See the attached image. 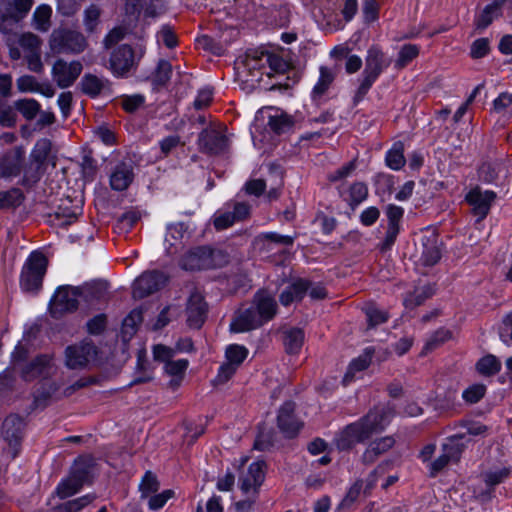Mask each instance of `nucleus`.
Returning <instances> with one entry per match:
<instances>
[{
	"label": "nucleus",
	"mask_w": 512,
	"mask_h": 512,
	"mask_svg": "<svg viewBox=\"0 0 512 512\" xmlns=\"http://www.w3.org/2000/svg\"><path fill=\"white\" fill-rule=\"evenodd\" d=\"M277 426L280 431L288 438L295 437L302 424L295 416V404L293 402H285L278 411Z\"/></svg>",
	"instance_id": "6ab92c4d"
},
{
	"label": "nucleus",
	"mask_w": 512,
	"mask_h": 512,
	"mask_svg": "<svg viewBox=\"0 0 512 512\" xmlns=\"http://www.w3.org/2000/svg\"><path fill=\"white\" fill-rule=\"evenodd\" d=\"M48 264V258L42 252L34 251V294L42 289Z\"/></svg>",
	"instance_id": "a19ab883"
},
{
	"label": "nucleus",
	"mask_w": 512,
	"mask_h": 512,
	"mask_svg": "<svg viewBox=\"0 0 512 512\" xmlns=\"http://www.w3.org/2000/svg\"><path fill=\"white\" fill-rule=\"evenodd\" d=\"M82 487V485L68 475L58 483L54 493L60 499H66L78 493Z\"/></svg>",
	"instance_id": "de8ad7c7"
},
{
	"label": "nucleus",
	"mask_w": 512,
	"mask_h": 512,
	"mask_svg": "<svg viewBox=\"0 0 512 512\" xmlns=\"http://www.w3.org/2000/svg\"><path fill=\"white\" fill-rule=\"evenodd\" d=\"M31 330L32 327L25 330L23 339L15 347L12 353L11 370L7 369L4 372L5 377H10L11 372H18L24 381L30 382L32 380L31 344L29 339Z\"/></svg>",
	"instance_id": "423d86ee"
},
{
	"label": "nucleus",
	"mask_w": 512,
	"mask_h": 512,
	"mask_svg": "<svg viewBox=\"0 0 512 512\" xmlns=\"http://www.w3.org/2000/svg\"><path fill=\"white\" fill-rule=\"evenodd\" d=\"M172 75V65L167 60H159L157 67L152 75V81L157 86L166 85Z\"/></svg>",
	"instance_id": "4d7b16f0"
},
{
	"label": "nucleus",
	"mask_w": 512,
	"mask_h": 512,
	"mask_svg": "<svg viewBox=\"0 0 512 512\" xmlns=\"http://www.w3.org/2000/svg\"><path fill=\"white\" fill-rule=\"evenodd\" d=\"M395 443V438L390 435L375 439L363 452L362 463L365 465L373 464L381 455L392 449Z\"/></svg>",
	"instance_id": "a878e982"
},
{
	"label": "nucleus",
	"mask_w": 512,
	"mask_h": 512,
	"mask_svg": "<svg viewBox=\"0 0 512 512\" xmlns=\"http://www.w3.org/2000/svg\"><path fill=\"white\" fill-rule=\"evenodd\" d=\"M390 64L391 59L387 58L378 46H371L368 49L360 84L352 99L354 106H357L365 98L373 84Z\"/></svg>",
	"instance_id": "f03ea898"
},
{
	"label": "nucleus",
	"mask_w": 512,
	"mask_h": 512,
	"mask_svg": "<svg viewBox=\"0 0 512 512\" xmlns=\"http://www.w3.org/2000/svg\"><path fill=\"white\" fill-rule=\"evenodd\" d=\"M375 353V347L369 346L364 349L362 354H360L357 358L353 359L350 362L348 370L344 376V382L352 381L356 372H361L367 369Z\"/></svg>",
	"instance_id": "2f4dec72"
},
{
	"label": "nucleus",
	"mask_w": 512,
	"mask_h": 512,
	"mask_svg": "<svg viewBox=\"0 0 512 512\" xmlns=\"http://www.w3.org/2000/svg\"><path fill=\"white\" fill-rule=\"evenodd\" d=\"M486 390L484 384H473L463 391L462 398L467 404H476L485 396Z\"/></svg>",
	"instance_id": "052dcab7"
},
{
	"label": "nucleus",
	"mask_w": 512,
	"mask_h": 512,
	"mask_svg": "<svg viewBox=\"0 0 512 512\" xmlns=\"http://www.w3.org/2000/svg\"><path fill=\"white\" fill-rule=\"evenodd\" d=\"M490 53V41L488 38H478L471 44L470 56L473 59H480Z\"/></svg>",
	"instance_id": "0e129e2a"
},
{
	"label": "nucleus",
	"mask_w": 512,
	"mask_h": 512,
	"mask_svg": "<svg viewBox=\"0 0 512 512\" xmlns=\"http://www.w3.org/2000/svg\"><path fill=\"white\" fill-rule=\"evenodd\" d=\"M34 131L43 130L55 123L56 117L52 111L41 110V105L34 100Z\"/></svg>",
	"instance_id": "09e8293b"
},
{
	"label": "nucleus",
	"mask_w": 512,
	"mask_h": 512,
	"mask_svg": "<svg viewBox=\"0 0 512 512\" xmlns=\"http://www.w3.org/2000/svg\"><path fill=\"white\" fill-rule=\"evenodd\" d=\"M476 370L483 376H492L501 370V362L494 355H486L478 360Z\"/></svg>",
	"instance_id": "49530a36"
},
{
	"label": "nucleus",
	"mask_w": 512,
	"mask_h": 512,
	"mask_svg": "<svg viewBox=\"0 0 512 512\" xmlns=\"http://www.w3.org/2000/svg\"><path fill=\"white\" fill-rule=\"evenodd\" d=\"M58 149L48 138L37 140L34 145V177L43 175L48 169H54L57 163Z\"/></svg>",
	"instance_id": "9d476101"
},
{
	"label": "nucleus",
	"mask_w": 512,
	"mask_h": 512,
	"mask_svg": "<svg viewBox=\"0 0 512 512\" xmlns=\"http://www.w3.org/2000/svg\"><path fill=\"white\" fill-rule=\"evenodd\" d=\"M80 298L88 305L97 306L107 303L109 299L108 284L105 281H93L78 286Z\"/></svg>",
	"instance_id": "5701e85b"
},
{
	"label": "nucleus",
	"mask_w": 512,
	"mask_h": 512,
	"mask_svg": "<svg viewBox=\"0 0 512 512\" xmlns=\"http://www.w3.org/2000/svg\"><path fill=\"white\" fill-rule=\"evenodd\" d=\"M498 334L503 344L506 346L512 345V311L503 318Z\"/></svg>",
	"instance_id": "69168bd1"
},
{
	"label": "nucleus",
	"mask_w": 512,
	"mask_h": 512,
	"mask_svg": "<svg viewBox=\"0 0 512 512\" xmlns=\"http://www.w3.org/2000/svg\"><path fill=\"white\" fill-rule=\"evenodd\" d=\"M167 281L168 278L163 272L157 270L146 271L133 282L132 296L138 300L146 298L162 289Z\"/></svg>",
	"instance_id": "1a4fd4ad"
},
{
	"label": "nucleus",
	"mask_w": 512,
	"mask_h": 512,
	"mask_svg": "<svg viewBox=\"0 0 512 512\" xmlns=\"http://www.w3.org/2000/svg\"><path fill=\"white\" fill-rule=\"evenodd\" d=\"M138 62L133 48L128 44H122L111 52L108 69L115 77L125 78L136 70Z\"/></svg>",
	"instance_id": "0eeeda50"
},
{
	"label": "nucleus",
	"mask_w": 512,
	"mask_h": 512,
	"mask_svg": "<svg viewBox=\"0 0 512 512\" xmlns=\"http://www.w3.org/2000/svg\"><path fill=\"white\" fill-rule=\"evenodd\" d=\"M187 225L183 222L172 223L167 225V233L165 243L168 244L166 251L169 255L177 252V244H181L184 234L187 232Z\"/></svg>",
	"instance_id": "72a5a7b5"
},
{
	"label": "nucleus",
	"mask_w": 512,
	"mask_h": 512,
	"mask_svg": "<svg viewBox=\"0 0 512 512\" xmlns=\"http://www.w3.org/2000/svg\"><path fill=\"white\" fill-rule=\"evenodd\" d=\"M78 287H59L50 301L49 309L52 317L61 318L66 313L77 310L79 304Z\"/></svg>",
	"instance_id": "6e6552de"
},
{
	"label": "nucleus",
	"mask_w": 512,
	"mask_h": 512,
	"mask_svg": "<svg viewBox=\"0 0 512 512\" xmlns=\"http://www.w3.org/2000/svg\"><path fill=\"white\" fill-rule=\"evenodd\" d=\"M58 200L54 188L46 183L34 184V213L51 217V210Z\"/></svg>",
	"instance_id": "dca6fc26"
},
{
	"label": "nucleus",
	"mask_w": 512,
	"mask_h": 512,
	"mask_svg": "<svg viewBox=\"0 0 512 512\" xmlns=\"http://www.w3.org/2000/svg\"><path fill=\"white\" fill-rule=\"evenodd\" d=\"M100 9L97 5L91 4L84 10L83 23L87 32L92 33L99 23Z\"/></svg>",
	"instance_id": "e2e57ef3"
},
{
	"label": "nucleus",
	"mask_w": 512,
	"mask_h": 512,
	"mask_svg": "<svg viewBox=\"0 0 512 512\" xmlns=\"http://www.w3.org/2000/svg\"><path fill=\"white\" fill-rule=\"evenodd\" d=\"M405 163L404 143L397 141L393 143L392 147L386 152L385 164L390 169L398 171L405 166Z\"/></svg>",
	"instance_id": "c9c22d12"
},
{
	"label": "nucleus",
	"mask_w": 512,
	"mask_h": 512,
	"mask_svg": "<svg viewBox=\"0 0 512 512\" xmlns=\"http://www.w3.org/2000/svg\"><path fill=\"white\" fill-rule=\"evenodd\" d=\"M510 475L509 468H501L494 471H488L483 474V480L486 484L487 490L482 493L483 499H491L495 486L503 483Z\"/></svg>",
	"instance_id": "f704fd0d"
},
{
	"label": "nucleus",
	"mask_w": 512,
	"mask_h": 512,
	"mask_svg": "<svg viewBox=\"0 0 512 512\" xmlns=\"http://www.w3.org/2000/svg\"><path fill=\"white\" fill-rule=\"evenodd\" d=\"M394 408L390 404L374 406L356 422L348 424L336 435L335 446L338 450L351 449L356 443H363L372 435L381 433L394 417Z\"/></svg>",
	"instance_id": "f257e3e1"
},
{
	"label": "nucleus",
	"mask_w": 512,
	"mask_h": 512,
	"mask_svg": "<svg viewBox=\"0 0 512 512\" xmlns=\"http://www.w3.org/2000/svg\"><path fill=\"white\" fill-rule=\"evenodd\" d=\"M83 65L78 60L58 59L52 67V77L58 87L64 89L72 86L82 73Z\"/></svg>",
	"instance_id": "9b49d317"
},
{
	"label": "nucleus",
	"mask_w": 512,
	"mask_h": 512,
	"mask_svg": "<svg viewBox=\"0 0 512 512\" xmlns=\"http://www.w3.org/2000/svg\"><path fill=\"white\" fill-rule=\"evenodd\" d=\"M86 327L91 335L102 334L107 327V316L103 313L94 316L86 323Z\"/></svg>",
	"instance_id": "338daca9"
},
{
	"label": "nucleus",
	"mask_w": 512,
	"mask_h": 512,
	"mask_svg": "<svg viewBox=\"0 0 512 512\" xmlns=\"http://www.w3.org/2000/svg\"><path fill=\"white\" fill-rule=\"evenodd\" d=\"M304 343V332L300 328H291L284 333V346L288 354H298Z\"/></svg>",
	"instance_id": "58836bf2"
},
{
	"label": "nucleus",
	"mask_w": 512,
	"mask_h": 512,
	"mask_svg": "<svg viewBox=\"0 0 512 512\" xmlns=\"http://www.w3.org/2000/svg\"><path fill=\"white\" fill-rule=\"evenodd\" d=\"M252 305L264 323L271 321L277 314L278 305L275 298L266 290L255 293Z\"/></svg>",
	"instance_id": "393cba45"
},
{
	"label": "nucleus",
	"mask_w": 512,
	"mask_h": 512,
	"mask_svg": "<svg viewBox=\"0 0 512 512\" xmlns=\"http://www.w3.org/2000/svg\"><path fill=\"white\" fill-rule=\"evenodd\" d=\"M23 428L24 423L17 415H9L3 421L2 434L10 446L8 453L11 454L12 458L17 456L18 447L23 436Z\"/></svg>",
	"instance_id": "f3484780"
},
{
	"label": "nucleus",
	"mask_w": 512,
	"mask_h": 512,
	"mask_svg": "<svg viewBox=\"0 0 512 512\" xmlns=\"http://www.w3.org/2000/svg\"><path fill=\"white\" fill-rule=\"evenodd\" d=\"M495 199L494 191H483L479 186L472 188L465 196V200L471 206L472 214L477 217L478 222L487 217Z\"/></svg>",
	"instance_id": "ddd939ff"
},
{
	"label": "nucleus",
	"mask_w": 512,
	"mask_h": 512,
	"mask_svg": "<svg viewBox=\"0 0 512 512\" xmlns=\"http://www.w3.org/2000/svg\"><path fill=\"white\" fill-rule=\"evenodd\" d=\"M225 355L227 362L239 367L247 358L248 350L245 346L232 344L227 347Z\"/></svg>",
	"instance_id": "bf43d9fd"
},
{
	"label": "nucleus",
	"mask_w": 512,
	"mask_h": 512,
	"mask_svg": "<svg viewBox=\"0 0 512 512\" xmlns=\"http://www.w3.org/2000/svg\"><path fill=\"white\" fill-rule=\"evenodd\" d=\"M368 327L375 328L376 326L388 321L389 314L387 311L381 310L375 305H369L364 309Z\"/></svg>",
	"instance_id": "13d9d810"
},
{
	"label": "nucleus",
	"mask_w": 512,
	"mask_h": 512,
	"mask_svg": "<svg viewBox=\"0 0 512 512\" xmlns=\"http://www.w3.org/2000/svg\"><path fill=\"white\" fill-rule=\"evenodd\" d=\"M435 294L433 285L427 284L421 287H416L412 292L405 295L403 304L408 309H414L422 305L427 299Z\"/></svg>",
	"instance_id": "473e14b6"
},
{
	"label": "nucleus",
	"mask_w": 512,
	"mask_h": 512,
	"mask_svg": "<svg viewBox=\"0 0 512 512\" xmlns=\"http://www.w3.org/2000/svg\"><path fill=\"white\" fill-rule=\"evenodd\" d=\"M507 6L512 10V0H492L483 10L475 16L474 25L479 30H484L492 22L503 15V8Z\"/></svg>",
	"instance_id": "b1692460"
},
{
	"label": "nucleus",
	"mask_w": 512,
	"mask_h": 512,
	"mask_svg": "<svg viewBox=\"0 0 512 512\" xmlns=\"http://www.w3.org/2000/svg\"><path fill=\"white\" fill-rule=\"evenodd\" d=\"M310 282L308 280L299 278L288 285L280 294L279 301L283 306H288L295 301H301L308 289Z\"/></svg>",
	"instance_id": "c756f323"
},
{
	"label": "nucleus",
	"mask_w": 512,
	"mask_h": 512,
	"mask_svg": "<svg viewBox=\"0 0 512 512\" xmlns=\"http://www.w3.org/2000/svg\"><path fill=\"white\" fill-rule=\"evenodd\" d=\"M95 498L96 497L93 494H86L79 498L62 503L55 508L58 510V512H80L86 506L91 504Z\"/></svg>",
	"instance_id": "603ef678"
},
{
	"label": "nucleus",
	"mask_w": 512,
	"mask_h": 512,
	"mask_svg": "<svg viewBox=\"0 0 512 512\" xmlns=\"http://www.w3.org/2000/svg\"><path fill=\"white\" fill-rule=\"evenodd\" d=\"M49 46L57 54H80L87 48L88 43L81 32L58 28L51 33Z\"/></svg>",
	"instance_id": "20e7f679"
},
{
	"label": "nucleus",
	"mask_w": 512,
	"mask_h": 512,
	"mask_svg": "<svg viewBox=\"0 0 512 512\" xmlns=\"http://www.w3.org/2000/svg\"><path fill=\"white\" fill-rule=\"evenodd\" d=\"M422 251L420 262L426 267L434 266L439 262L442 256L439 236L434 231H427L421 237Z\"/></svg>",
	"instance_id": "aec40b11"
},
{
	"label": "nucleus",
	"mask_w": 512,
	"mask_h": 512,
	"mask_svg": "<svg viewBox=\"0 0 512 512\" xmlns=\"http://www.w3.org/2000/svg\"><path fill=\"white\" fill-rule=\"evenodd\" d=\"M38 395H34V409L39 406H45L52 394L56 391L55 385L48 378H44L37 383Z\"/></svg>",
	"instance_id": "3c124183"
},
{
	"label": "nucleus",
	"mask_w": 512,
	"mask_h": 512,
	"mask_svg": "<svg viewBox=\"0 0 512 512\" xmlns=\"http://www.w3.org/2000/svg\"><path fill=\"white\" fill-rule=\"evenodd\" d=\"M241 63L252 76H256L255 72H257L259 74L257 79L260 80L263 74L260 71L266 67V51L250 49L245 53Z\"/></svg>",
	"instance_id": "7c9ffc66"
},
{
	"label": "nucleus",
	"mask_w": 512,
	"mask_h": 512,
	"mask_svg": "<svg viewBox=\"0 0 512 512\" xmlns=\"http://www.w3.org/2000/svg\"><path fill=\"white\" fill-rule=\"evenodd\" d=\"M198 145L201 152L218 155L227 149L228 138L216 129H204L198 136Z\"/></svg>",
	"instance_id": "4468645a"
},
{
	"label": "nucleus",
	"mask_w": 512,
	"mask_h": 512,
	"mask_svg": "<svg viewBox=\"0 0 512 512\" xmlns=\"http://www.w3.org/2000/svg\"><path fill=\"white\" fill-rule=\"evenodd\" d=\"M268 126L275 134L281 135L292 130L294 120L290 115L277 111L274 115L269 116Z\"/></svg>",
	"instance_id": "e433bc0d"
},
{
	"label": "nucleus",
	"mask_w": 512,
	"mask_h": 512,
	"mask_svg": "<svg viewBox=\"0 0 512 512\" xmlns=\"http://www.w3.org/2000/svg\"><path fill=\"white\" fill-rule=\"evenodd\" d=\"M228 263V255L222 250L207 246L192 248L179 261V266L187 271L215 269Z\"/></svg>",
	"instance_id": "7ed1b4c3"
},
{
	"label": "nucleus",
	"mask_w": 512,
	"mask_h": 512,
	"mask_svg": "<svg viewBox=\"0 0 512 512\" xmlns=\"http://www.w3.org/2000/svg\"><path fill=\"white\" fill-rule=\"evenodd\" d=\"M264 324L256 311L255 307L251 304L249 307L241 308L236 313L230 324V329L233 332L241 333L257 329Z\"/></svg>",
	"instance_id": "a211bd4d"
},
{
	"label": "nucleus",
	"mask_w": 512,
	"mask_h": 512,
	"mask_svg": "<svg viewBox=\"0 0 512 512\" xmlns=\"http://www.w3.org/2000/svg\"><path fill=\"white\" fill-rule=\"evenodd\" d=\"M367 197V185L363 182H355L349 187L348 197H344V200L348 202L352 209H355L359 204L365 201Z\"/></svg>",
	"instance_id": "37998d69"
},
{
	"label": "nucleus",
	"mask_w": 512,
	"mask_h": 512,
	"mask_svg": "<svg viewBox=\"0 0 512 512\" xmlns=\"http://www.w3.org/2000/svg\"><path fill=\"white\" fill-rule=\"evenodd\" d=\"M52 8L49 5L42 4L34 11L35 28L41 32H47L51 26L50 19Z\"/></svg>",
	"instance_id": "864d4df0"
},
{
	"label": "nucleus",
	"mask_w": 512,
	"mask_h": 512,
	"mask_svg": "<svg viewBox=\"0 0 512 512\" xmlns=\"http://www.w3.org/2000/svg\"><path fill=\"white\" fill-rule=\"evenodd\" d=\"M465 434H455L446 439L442 445V451L446 453L452 461H458L460 455L465 449Z\"/></svg>",
	"instance_id": "4c0bfd02"
},
{
	"label": "nucleus",
	"mask_w": 512,
	"mask_h": 512,
	"mask_svg": "<svg viewBox=\"0 0 512 512\" xmlns=\"http://www.w3.org/2000/svg\"><path fill=\"white\" fill-rule=\"evenodd\" d=\"M319 73V79L311 92V98L317 105L324 101V96L327 94L336 77V73L326 66H321Z\"/></svg>",
	"instance_id": "c85d7f7f"
},
{
	"label": "nucleus",
	"mask_w": 512,
	"mask_h": 512,
	"mask_svg": "<svg viewBox=\"0 0 512 512\" xmlns=\"http://www.w3.org/2000/svg\"><path fill=\"white\" fill-rule=\"evenodd\" d=\"M420 53V47L416 44H404L395 61V68L403 69L408 66Z\"/></svg>",
	"instance_id": "a18cd8bd"
},
{
	"label": "nucleus",
	"mask_w": 512,
	"mask_h": 512,
	"mask_svg": "<svg viewBox=\"0 0 512 512\" xmlns=\"http://www.w3.org/2000/svg\"><path fill=\"white\" fill-rule=\"evenodd\" d=\"M160 487L157 476L152 471H146L139 483L141 498H147L156 493Z\"/></svg>",
	"instance_id": "5fc2aeb1"
},
{
	"label": "nucleus",
	"mask_w": 512,
	"mask_h": 512,
	"mask_svg": "<svg viewBox=\"0 0 512 512\" xmlns=\"http://www.w3.org/2000/svg\"><path fill=\"white\" fill-rule=\"evenodd\" d=\"M380 9V0H361V13L364 24L370 25L378 21Z\"/></svg>",
	"instance_id": "c03bdc74"
},
{
	"label": "nucleus",
	"mask_w": 512,
	"mask_h": 512,
	"mask_svg": "<svg viewBox=\"0 0 512 512\" xmlns=\"http://www.w3.org/2000/svg\"><path fill=\"white\" fill-rule=\"evenodd\" d=\"M135 177L132 160H123L116 163L110 170L109 184L114 191H125L129 188Z\"/></svg>",
	"instance_id": "2eb2a0df"
},
{
	"label": "nucleus",
	"mask_w": 512,
	"mask_h": 512,
	"mask_svg": "<svg viewBox=\"0 0 512 512\" xmlns=\"http://www.w3.org/2000/svg\"><path fill=\"white\" fill-rule=\"evenodd\" d=\"M32 5V0H4L0 9V33L16 36L19 23L24 19Z\"/></svg>",
	"instance_id": "39448f33"
},
{
	"label": "nucleus",
	"mask_w": 512,
	"mask_h": 512,
	"mask_svg": "<svg viewBox=\"0 0 512 512\" xmlns=\"http://www.w3.org/2000/svg\"><path fill=\"white\" fill-rule=\"evenodd\" d=\"M24 163V150L16 147L7 152L0 163V174L3 177L16 176L21 172Z\"/></svg>",
	"instance_id": "cd10ccee"
},
{
	"label": "nucleus",
	"mask_w": 512,
	"mask_h": 512,
	"mask_svg": "<svg viewBox=\"0 0 512 512\" xmlns=\"http://www.w3.org/2000/svg\"><path fill=\"white\" fill-rule=\"evenodd\" d=\"M189 362L187 359L170 360L164 365L165 372L173 376L174 378L170 381V386L177 388L183 378V375L188 368Z\"/></svg>",
	"instance_id": "ea45409f"
},
{
	"label": "nucleus",
	"mask_w": 512,
	"mask_h": 512,
	"mask_svg": "<svg viewBox=\"0 0 512 512\" xmlns=\"http://www.w3.org/2000/svg\"><path fill=\"white\" fill-rule=\"evenodd\" d=\"M207 303L199 292H193L187 303V323L189 327L199 329L207 317Z\"/></svg>",
	"instance_id": "412c9836"
},
{
	"label": "nucleus",
	"mask_w": 512,
	"mask_h": 512,
	"mask_svg": "<svg viewBox=\"0 0 512 512\" xmlns=\"http://www.w3.org/2000/svg\"><path fill=\"white\" fill-rule=\"evenodd\" d=\"M52 216H55V219L61 220V225H69L73 223L78 216L76 210L71 209L69 206H64V204L58 205L55 209V206L51 210Z\"/></svg>",
	"instance_id": "680f3d73"
},
{
	"label": "nucleus",
	"mask_w": 512,
	"mask_h": 512,
	"mask_svg": "<svg viewBox=\"0 0 512 512\" xmlns=\"http://www.w3.org/2000/svg\"><path fill=\"white\" fill-rule=\"evenodd\" d=\"M97 348L92 341L84 340L79 344L71 345L66 348V365L70 369L85 368L88 363L95 358Z\"/></svg>",
	"instance_id": "f8f14e48"
},
{
	"label": "nucleus",
	"mask_w": 512,
	"mask_h": 512,
	"mask_svg": "<svg viewBox=\"0 0 512 512\" xmlns=\"http://www.w3.org/2000/svg\"><path fill=\"white\" fill-rule=\"evenodd\" d=\"M479 178L485 183H492L498 177V165L493 162H484L478 170Z\"/></svg>",
	"instance_id": "774afa93"
},
{
	"label": "nucleus",
	"mask_w": 512,
	"mask_h": 512,
	"mask_svg": "<svg viewBox=\"0 0 512 512\" xmlns=\"http://www.w3.org/2000/svg\"><path fill=\"white\" fill-rule=\"evenodd\" d=\"M143 321L142 311L133 309L122 322V334L131 338Z\"/></svg>",
	"instance_id": "8fccbe9b"
},
{
	"label": "nucleus",
	"mask_w": 512,
	"mask_h": 512,
	"mask_svg": "<svg viewBox=\"0 0 512 512\" xmlns=\"http://www.w3.org/2000/svg\"><path fill=\"white\" fill-rule=\"evenodd\" d=\"M83 94L90 98H96L110 89V81L102 76L92 73H85L79 83Z\"/></svg>",
	"instance_id": "bb28decb"
},
{
	"label": "nucleus",
	"mask_w": 512,
	"mask_h": 512,
	"mask_svg": "<svg viewBox=\"0 0 512 512\" xmlns=\"http://www.w3.org/2000/svg\"><path fill=\"white\" fill-rule=\"evenodd\" d=\"M24 194L19 188L0 192V209L15 208L22 204Z\"/></svg>",
	"instance_id": "6e6d98bb"
},
{
	"label": "nucleus",
	"mask_w": 512,
	"mask_h": 512,
	"mask_svg": "<svg viewBox=\"0 0 512 512\" xmlns=\"http://www.w3.org/2000/svg\"><path fill=\"white\" fill-rule=\"evenodd\" d=\"M90 474L91 465L85 458L82 457H79L74 461V464L69 472V476H71L82 486L89 481Z\"/></svg>",
	"instance_id": "79ce46f5"
},
{
	"label": "nucleus",
	"mask_w": 512,
	"mask_h": 512,
	"mask_svg": "<svg viewBox=\"0 0 512 512\" xmlns=\"http://www.w3.org/2000/svg\"><path fill=\"white\" fill-rule=\"evenodd\" d=\"M265 462L256 461L249 465L247 472L239 478L240 489L244 493L253 492L256 494L265 479Z\"/></svg>",
	"instance_id": "4be33fe9"
}]
</instances>
